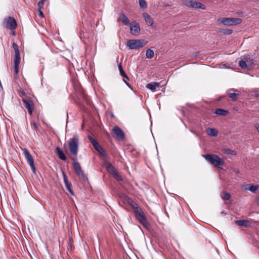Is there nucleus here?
Instances as JSON below:
<instances>
[{"instance_id":"obj_15","label":"nucleus","mask_w":259,"mask_h":259,"mask_svg":"<svg viewBox=\"0 0 259 259\" xmlns=\"http://www.w3.org/2000/svg\"><path fill=\"white\" fill-rule=\"evenodd\" d=\"M160 83L158 82H150L149 83H148L146 85V88L150 90H151L152 92H155V90L157 88L159 87Z\"/></svg>"},{"instance_id":"obj_11","label":"nucleus","mask_w":259,"mask_h":259,"mask_svg":"<svg viewBox=\"0 0 259 259\" xmlns=\"http://www.w3.org/2000/svg\"><path fill=\"white\" fill-rule=\"evenodd\" d=\"M22 102L25 107L28 110L29 114L31 115L32 113L33 107L32 102L29 100H22Z\"/></svg>"},{"instance_id":"obj_23","label":"nucleus","mask_w":259,"mask_h":259,"mask_svg":"<svg viewBox=\"0 0 259 259\" xmlns=\"http://www.w3.org/2000/svg\"><path fill=\"white\" fill-rule=\"evenodd\" d=\"M20 53L15 54L14 64H20Z\"/></svg>"},{"instance_id":"obj_30","label":"nucleus","mask_w":259,"mask_h":259,"mask_svg":"<svg viewBox=\"0 0 259 259\" xmlns=\"http://www.w3.org/2000/svg\"><path fill=\"white\" fill-rule=\"evenodd\" d=\"M224 152L228 154H230L232 155H236V152L234 150H232L228 148L225 149L224 150Z\"/></svg>"},{"instance_id":"obj_3","label":"nucleus","mask_w":259,"mask_h":259,"mask_svg":"<svg viewBox=\"0 0 259 259\" xmlns=\"http://www.w3.org/2000/svg\"><path fill=\"white\" fill-rule=\"evenodd\" d=\"M203 156L206 160L214 165L215 167L221 168L224 164V160L218 155L207 154L203 155Z\"/></svg>"},{"instance_id":"obj_24","label":"nucleus","mask_w":259,"mask_h":259,"mask_svg":"<svg viewBox=\"0 0 259 259\" xmlns=\"http://www.w3.org/2000/svg\"><path fill=\"white\" fill-rule=\"evenodd\" d=\"M154 55L153 51L151 49H148L146 52V57L151 59L153 57Z\"/></svg>"},{"instance_id":"obj_9","label":"nucleus","mask_w":259,"mask_h":259,"mask_svg":"<svg viewBox=\"0 0 259 259\" xmlns=\"http://www.w3.org/2000/svg\"><path fill=\"white\" fill-rule=\"evenodd\" d=\"M23 153L27 160V163L30 166L33 173L35 174L36 169L34 163V159L32 156L26 148H24L23 150Z\"/></svg>"},{"instance_id":"obj_6","label":"nucleus","mask_w":259,"mask_h":259,"mask_svg":"<svg viewBox=\"0 0 259 259\" xmlns=\"http://www.w3.org/2000/svg\"><path fill=\"white\" fill-rule=\"evenodd\" d=\"M218 22L224 25L232 26L241 23L242 20L236 18H221L218 19Z\"/></svg>"},{"instance_id":"obj_49","label":"nucleus","mask_w":259,"mask_h":259,"mask_svg":"<svg viewBox=\"0 0 259 259\" xmlns=\"http://www.w3.org/2000/svg\"><path fill=\"white\" fill-rule=\"evenodd\" d=\"M257 203L259 204V197L256 199Z\"/></svg>"},{"instance_id":"obj_16","label":"nucleus","mask_w":259,"mask_h":259,"mask_svg":"<svg viewBox=\"0 0 259 259\" xmlns=\"http://www.w3.org/2000/svg\"><path fill=\"white\" fill-rule=\"evenodd\" d=\"M104 165L108 171H109L111 174H112L113 172H115L116 170L115 168L110 162H105L104 163Z\"/></svg>"},{"instance_id":"obj_1","label":"nucleus","mask_w":259,"mask_h":259,"mask_svg":"<svg viewBox=\"0 0 259 259\" xmlns=\"http://www.w3.org/2000/svg\"><path fill=\"white\" fill-rule=\"evenodd\" d=\"M131 205L133 208L134 212L137 220L144 227H148V223L140 207L133 201H131Z\"/></svg>"},{"instance_id":"obj_33","label":"nucleus","mask_w":259,"mask_h":259,"mask_svg":"<svg viewBox=\"0 0 259 259\" xmlns=\"http://www.w3.org/2000/svg\"><path fill=\"white\" fill-rule=\"evenodd\" d=\"M118 67L119 73H120V74L121 75V76H122V75H125V72L123 70L122 66L121 63H119L118 65Z\"/></svg>"},{"instance_id":"obj_45","label":"nucleus","mask_w":259,"mask_h":259,"mask_svg":"<svg viewBox=\"0 0 259 259\" xmlns=\"http://www.w3.org/2000/svg\"><path fill=\"white\" fill-rule=\"evenodd\" d=\"M122 76L123 77H124V78L126 79L127 80H129V78L126 73H125V75H122Z\"/></svg>"},{"instance_id":"obj_36","label":"nucleus","mask_w":259,"mask_h":259,"mask_svg":"<svg viewBox=\"0 0 259 259\" xmlns=\"http://www.w3.org/2000/svg\"><path fill=\"white\" fill-rule=\"evenodd\" d=\"M237 94L235 93H230L229 97L232 99L233 101H235L237 99Z\"/></svg>"},{"instance_id":"obj_5","label":"nucleus","mask_w":259,"mask_h":259,"mask_svg":"<svg viewBox=\"0 0 259 259\" xmlns=\"http://www.w3.org/2000/svg\"><path fill=\"white\" fill-rule=\"evenodd\" d=\"M78 138L77 136L74 135L73 137L70 139L68 143L69 149L70 153L75 156L77 155L78 151Z\"/></svg>"},{"instance_id":"obj_14","label":"nucleus","mask_w":259,"mask_h":259,"mask_svg":"<svg viewBox=\"0 0 259 259\" xmlns=\"http://www.w3.org/2000/svg\"><path fill=\"white\" fill-rule=\"evenodd\" d=\"M55 152L59 157L62 160H66L67 158L62 150L59 147L56 148Z\"/></svg>"},{"instance_id":"obj_2","label":"nucleus","mask_w":259,"mask_h":259,"mask_svg":"<svg viewBox=\"0 0 259 259\" xmlns=\"http://www.w3.org/2000/svg\"><path fill=\"white\" fill-rule=\"evenodd\" d=\"M256 58H251L249 55L244 56L243 59L240 60L238 62L239 66L243 69H250L256 64Z\"/></svg>"},{"instance_id":"obj_28","label":"nucleus","mask_w":259,"mask_h":259,"mask_svg":"<svg viewBox=\"0 0 259 259\" xmlns=\"http://www.w3.org/2000/svg\"><path fill=\"white\" fill-rule=\"evenodd\" d=\"M88 139L90 140V141L91 142V143L92 144L93 147H95L96 146H97V144H98L99 143L93 138L91 136H88Z\"/></svg>"},{"instance_id":"obj_10","label":"nucleus","mask_w":259,"mask_h":259,"mask_svg":"<svg viewBox=\"0 0 259 259\" xmlns=\"http://www.w3.org/2000/svg\"><path fill=\"white\" fill-rule=\"evenodd\" d=\"M112 136L117 140H122L124 138L125 135L123 131L117 126H115L111 131Z\"/></svg>"},{"instance_id":"obj_17","label":"nucleus","mask_w":259,"mask_h":259,"mask_svg":"<svg viewBox=\"0 0 259 259\" xmlns=\"http://www.w3.org/2000/svg\"><path fill=\"white\" fill-rule=\"evenodd\" d=\"M207 134L211 137H216L218 135V131L214 128L208 127L206 130Z\"/></svg>"},{"instance_id":"obj_12","label":"nucleus","mask_w":259,"mask_h":259,"mask_svg":"<svg viewBox=\"0 0 259 259\" xmlns=\"http://www.w3.org/2000/svg\"><path fill=\"white\" fill-rule=\"evenodd\" d=\"M143 16L147 25L150 26H152L154 24L152 18L146 13H143Z\"/></svg>"},{"instance_id":"obj_18","label":"nucleus","mask_w":259,"mask_h":259,"mask_svg":"<svg viewBox=\"0 0 259 259\" xmlns=\"http://www.w3.org/2000/svg\"><path fill=\"white\" fill-rule=\"evenodd\" d=\"M236 225L239 226H243L246 227L250 225L249 221L245 220H237L235 221Z\"/></svg>"},{"instance_id":"obj_51","label":"nucleus","mask_w":259,"mask_h":259,"mask_svg":"<svg viewBox=\"0 0 259 259\" xmlns=\"http://www.w3.org/2000/svg\"><path fill=\"white\" fill-rule=\"evenodd\" d=\"M45 1H46V0H40V1H42L43 2H44V3H45Z\"/></svg>"},{"instance_id":"obj_31","label":"nucleus","mask_w":259,"mask_h":259,"mask_svg":"<svg viewBox=\"0 0 259 259\" xmlns=\"http://www.w3.org/2000/svg\"><path fill=\"white\" fill-rule=\"evenodd\" d=\"M19 64H14V71H15L14 77H15V78H17L18 76V74L19 73Z\"/></svg>"},{"instance_id":"obj_8","label":"nucleus","mask_w":259,"mask_h":259,"mask_svg":"<svg viewBox=\"0 0 259 259\" xmlns=\"http://www.w3.org/2000/svg\"><path fill=\"white\" fill-rule=\"evenodd\" d=\"M71 159L73 161V166L76 174L78 176H81L84 180H87V177L82 171L77 158L76 157H72Z\"/></svg>"},{"instance_id":"obj_48","label":"nucleus","mask_w":259,"mask_h":259,"mask_svg":"<svg viewBox=\"0 0 259 259\" xmlns=\"http://www.w3.org/2000/svg\"><path fill=\"white\" fill-rule=\"evenodd\" d=\"M21 93L22 95H23L24 96L26 95V93L23 90L21 91Z\"/></svg>"},{"instance_id":"obj_41","label":"nucleus","mask_w":259,"mask_h":259,"mask_svg":"<svg viewBox=\"0 0 259 259\" xmlns=\"http://www.w3.org/2000/svg\"><path fill=\"white\" fill-rule=\"evenodd\" d=\"M42 9H38V16L41 17V18H43L44 17V14L41 10Z\"/></svg>"},{"instance_id":"obj_32","label":"nucleus","mask_w":259,"mask_h":259,"mask_svg":"<svg viewBox=\"0 0 259 259\" xmlns=\"http://www.w3.org/2000/svg\"><path fill=\"white\" fill-rule=\"evenodd\" d=\"M112 175H113L114 177V178L117 180V181H122V178L121 176L118 174L117 170L115 171V172H113Z\"/></svg>"},{"instance_id":"obj_38","label":"nucleus","mask_w":259,"mask_h":259,"mask_svg":"<svg viewBox=\"0 0 259 259\" xmlns=\"http://www.w3.org/2000/svg\"><path fill=\"white\" fill-rule=\"evenodd\" d=\"M63 180H64V182L65 183V185L69 184L67 180V176L65 175V174L64 172H63Z\"/></svg>"},{"instance_id":"obj_50","label":"nucleus","mask_w":259,"mask_h":259,"mask_svg":"<svg viewBox=\"0 0 259 259\" xmlns=\"http://www.w3.org/2000/svg\"><path fill=\"white\" fill-rule=\"evenodd\" d=\"M255 97H258V94L255 95Z\"/></svg>"},{"instance_id":"obj_40","label":"nucleus","mask_w":259,"mask_h":259,"mask_svg":"<svg viewBox=\"0 0 259 259\" xmlns=\"http://www.w3.org/2000/svg\"><path fill=\"white\" fill-rule=\"evenodd\" d=\"M44 2L42 1H39L38 3V9H42L44 8Z\"/></svg>"},{"instance_id":"obj_4","label":"nucleus","mask_w":259,"mask_h":259,"mask_svg":"<svg viewBox=\"0 0 259 259\" xmlns=\"http://www.w3.org/2000/svg\"><path fill=\"white\" fill-rule=\"evenodd\" d=\"M3 25L4 28L13 31L17 27V24L16 20L12 17H7L4 19Z\"/></svg>"},{"instance_id":"obj_42","label":"nucleus","mask_w":259,"mask_h":259,"mask_svg":"<svg viewBox=\"0 0 259 259\" xmlns=\"http://www.w3.org/2000/svg\"><path fill=\"white\" fill-rule=\"evenodd\" d=\"M81 98H82V100H87V98L86 95H84V94H83V92H81Z\"/></svg>"},{"instance_id":"obj_43","label":"nucleus","mask_w":259,"mask_h":259,"mask_svg":"<svg viewBox=\"0 0 259 259\" xmlns=\"http://www.w3.org/2000/svg\"><path fill=\"white\" fill-rule=\"evenodd\" d=\"M190 131L193 134L195 135L196 136L198 137L199 136V134L197 132H196L195 131H194V130H190Z\"/></svg>"},{"instance_id":"obj_7","label":"nucleus","mask_w":259,"mask_h":259,"mask_svg":"<svg viewBox=\"0 0 259 259\" xmlns=\"http://www.w3.org/2000/svg\"><path fill=\"white\" fill-rule=\"evenodd\" d=\"M127 47L130 50H137L143 48L144 41L142 39H131L127 42Z\"/></svg>"},{"instance_id":"obj_21","label":"nucleus","mask_w":259,"mask_h":259,"mask_svg":"<svg viewBox=\"0 0 259 259\" xmlns=\"http://www.w3.org/2000/svg\"><path fill=\"white\" fill-rule=\"evenodd\" d=\"M228 113V111L222 109H217L214 112L215 114L222 116H225Z\"/></svg>"},{"instance_id":"obj_37","label":"nucleus","mask_w":259,"mask_h":259,"mask_svg":"<svg viewBox=\"0 0 259 259\" xmlns=\"http://www.w3.org/2000/svg\"><path fill=\"white\" fill-rule=\"evenodd\" d=\"M65 187H66V188L67 189V190L69 192V193L71 195H73L74 193H73L72 190L71 189V188L70 187V184H68L65 185Z\"/></svg>"},{"instance_id":"obj_44","label":"nucleus","mask_w":259,"mask_h":259,"mask_svg":"<svg viewBox=\"0 0 259 259\" xmlns=\"http://www.w3.org/2000/svg\"><path fill=\"white\" fill-rule=\"evenodd\" d=\"M123 80L128 87H130V84L125 80V79H123Z\"/></svg>"},{"instance_id":"obj_39","label":"nucleus","mask_w":259,"mask_h":259,"mask_svg":"<svg viewBox=\"0 0 259 259\" xmlns=\"http://www.w3.org/2000/svg\"><path fill=\"white\" fill-rule=\"evenodd\" d=\"M32 124L33 127L35 130H37L40 127L39 124L35 121H33Z\"/></svg>"},{"instance_id":"obj_26","label":"nucleus","mask_w":259,"mask_h":259,"mask_svg":"<svg viewBox=\"0 0 259 259\" xmlns=\"http://www.w3.org/2000/svg\"><path fill=\"white\" fill-rule=\"evenodd\" d=\"M220 32L223 33L224 34L229 35L233 32V30L230 29H223L221 30Z\"/></svg>"},{"instance_id":"obj_25","label":"nucleus","mask_w":259,"mask_h":259,"mask_svg":"<svg viewBox=\"0 0 259 259\" xmlns=\"http://www.w3.org/2000/svg\"><path fill=\"white\" fill-rule=\"evenodd\" d=\"M222 198L224 200H229L231 198V195L224 192L222 194Z\"/></svg>"},{"instance_id":"obj_34","label":"nucleus","mask_w":259,"mask_h":259,"mask_svg":"<svg viewBox=\"0 0 259 259\" xmlns=\"http://www.w3.org/2000/svg\"><path fill=\"white\" fill-rule=\"evenodd\" d=\"M12 46H13V48L14 50V51H15V53H20V51H19V47L18 46V45L16 43V42H13L12 44Z\"/></svg>"},{"instance_id":"obj_46","label":"nucleus","mask_w":259,"mask_h":259,"mask_svg":"<svg viewBox=\"0 0 259 259\" xmlns=\"http://www.w3.org/2000/svg\"><path fill=\"white\" fill-rule=\"evenodd\" d=\"M255 127L257 131L259 132V124H257L255 125Z\"/></svg>"},{"instance_id":"obj_29","label":"nucleus","mask_w":259,"mask_h":259,"mask_svg":"<svg viewBox=\"0 0 259 259\" xmlns=\"http://www.w3.org/2000/svg\"><path fill=\"white\" fill-rule=\"evenodd\" d=\"M259 188V185H250L248 190L254 193Z\"/></svg>"},{"instance_id":"obj_47","label":"nucleus","mask_w":259,"mask_h":259,"mask_svg":"<svg viewBox=\"0 0 259 259\" xmlns=\"http://www.w3.org/2000/svg\"><path fill=\"white\" fill-rule=\"evenodd\" d=\"M12 31L11 34H12L13 35H14V36L16 35V32H15V30H13V31Z\"/></svg>"},{"instance_id":"obj_22","label":"nucleus","mask_w":259,"mask_h":259,"mask_svg":"<svg viewBox=\"0 0 259 259\" xmlns=\"http://www.w3.org/2000/svg\"><path fill=\"white\" fill-rule=\"evenodd\" d=\"M193 8H200L202 10L205 9V6L203 4H202L201 3H200L199 2H195V1L194 3Z\"/></svg>"},{"instance_id":"obj_27","label":"nucleus","mask_w":259,"mask_h":259,"mask_svg":"<svg viewBox=\"0 0 259 259\" xmlns=\"http://www.w3.org/2000/svg\"><path fill=\"white\" fill-rule=\"evenodd\" d=\"M139 5L142 9H145L147 7V4L145 0H139Z\"/></svg>"},{"instance_id":"obj_35","label":"nucleus","mask_w":259,"mask_h":259,"mask_svg":"<svg viewBox=\"0 0 259 259\" xmlns=\"http://www.w3.org/2000/svg\"><path fill=\"white\" fill-rule=\"evenodd\" d=\"M194 1H188L185 2V4L188 7L193 8Z\"/></svg>"},{"instance_id":"obj_20","label":"nucleus","mask_w":259,"mask_h":259,"mask_svg":"<svg viewBox=\"0 0 259 259\" xmlns=\"http://www.w3.org/2000/svg\"><path fill=\"white\" fill-rule=\"evenodd\" d=\"M120 21L126 25H128L130 24L128 18L124 15L122 14L119 18Z\"/></svg>"},{"instance_id":"obj_19","label":"nucleus","mask_w":259,"mask_h":259,"mask_svg":"<svg viewBox=\"0 0 259 259\" xmlns=\"http://www.w3.org/2000/svg\"><path fill=\"white\" fill-rule=\"evenodd\" d=\"M94 148L96 149V151H98V153H99L101 155L105 156L107 155L106 152L105 150V149L101 147L99 144H97V146L94 147Z\"/></svg>"},{"instance_id":"obj_13","label":"nucleus","mask_w":259,"mask_h":259,"mask_svg":"<svg viewBox=\"0 0 259 259\" xmlns=\"http://www.w3.org/2000/svg\"><path fill=\"white\" fill-rule=\"evenodd\" d=\"M140 31V28L139 24L135 23L131 26V31L133 34L137 35Z\"/></svg>"}]
</instances>
